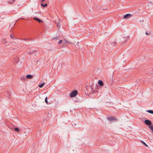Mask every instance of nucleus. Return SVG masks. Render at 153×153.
Wrapping results in <instances>:
<instances>
[{
    "label": "nucleus",
    "mask_w": 153,
    "mask_h": 153,
    "mask_svg": "<svg viewBox=\"0 0 153 153\" xmlns=\"http://www.w3.org/2000/svg\"><path fill=\"white\" fill-rule=\"evenodd\" d=\"M77 95V91L76 90H74L71 92L70 94V96L71 97H74L76 95Z\"/></svg>",
    "instance_id": "obj_1"
},
{
    "label": "nucleus",
    "mask_w": 153,
    "mask_h": 153,
    "mask_svg": "<svg viewBox=\"0 0 153 153\" xmlns=\"http://www.w3.org/2000/svg\"><path fill=\"white\" fill-rule=\"evenodd\" d=\"M131 16V14H127L124 16L123 18H124V19H128Z\"/></svg>",
    "instance_id": "obj_2"
},
{
    "label": "nucleus",
    "mask_w": 153,
    "mask_h": 153,
    "mask_svg": "<svg viewBox=\"0 0 153 153\" xmlns=\"http://www.w3.org/2000/svg\"><path fill=\"white\" fill-rule=\"evenodd\" d=\"M145 123L146 125L149 126H150L151 125V122L150 120H145Z\"/></svg>",
    "instance_id": "obj_3"
},
{
    "label": "nucleus",
    "mask_w": 153,
    "mask_h": 153,
    "mask_svg": "<svg viewBox=\"0 0 153 153\" xmlns=\"http://www.w3.org/2000/svg\"><path fill=\"white\" fill-rule=\"evenodd\" d=\"M108 120H110V121H111L112 120H114V121H116V118L112 117H110L109 118H108Z\"/></svg>",
    "instance_id": "obj_4"
},
{
    "label": "nucleus",
    "mask_w": 153,
    "mask_h": 153,
    "mask_svg": "<svg viewBox=\"0 0 153 153\" xmlns=\"http://www.w3.org/2000/svg\"><path fill=\"white\" fill-rule=\"evenodd\" d=\"M70 43V42L65 39L63 40V45H67Z\"/></svg>",
    "instance_id": "obj_5"
},
{
    "label": "nucleus",
    "mask_w": 153,
    "mask_h": 153,
    "mask_svg": "<svg viewBox=\"0 0 153 153\" xmlns=\"http://www.w3.org/2000/svg\"><path fill=\"white\" fill-rule=\"evenodd\" d=\"M98 84L101 86H102L103 85V82L101 80L98 81Z\"/></svg>",
    "instance_id": "obj_6"
},
{
    "label": "nucleus",
    "mask_w": 153,
    "mask_h": 153,
    "mask_svg": "<svg viewBox=\"0 0 153 153\" xmlns=\"http://www.w3.org/2000/svg\"><path fill=\"white\" fill-rule=\"evenodd\" d=\"M52 39H53V40L55 41H56L58 40V36H57L55 37L52 38Z\"/></svg>",
    "instance_id": "obj_7"
},
{
    "label": "nucleus",
    "mask_w": 153,
    "mask_h": 153,
    "mask_svg": "<svg viewBox=\"0 0 153 153\" xmlns=\"http://www.w3.org/2000/svg\"><path fill=\"white\" fill-rule=\"evenodd\" d=\"M33 19L36 20V21H37L38 22H39V23H42V21H41V20H40V19H39L38 18H33Z\"/></svg>",
    "instance_id": "obj_8"
},
{
    "label": "nucleus",
    "mask_w": 153,
    "mask_h": 153,
    "mask_svg": "<svg viewBox=\"0 0 153 153\" xmlns=\"http://www.w3.org/2000/svg\"><path fill=\"white\" fill-rule=\"evenodd\" d=\"M26 78L28 79H31L32 78V76L30 75H27L26 76Z\"/></svg>",
    "instance_id": "obj_9"
},
{
    "label": "nucleus",
    "mask_w": 153,
    "mask_h": 153,
    "mask_svg": "<svg viewBox=\"0 0 153 153\" xmlns=\"http://www.w3.org/2000/svg\"><path fill=\"white\" fill-rule=\"evenodd\" d=\"M44 84H45V83L44 82H43L41 84H39V87L40 88H41L43 87V86L44 85Z\"/></svg>",
    "instance_id": "obj_10"
},
{
    "label": "nucleus",
    "mask_w": 153,
    "mask_h": 153,
    "mask_svg": "<svg viewBox=\"0 0 153 153\" xmlns=\"http://www.w3.org/2000/svg\"><path fill=\"white\" fill-rule=\"evenodd\" d=\"M149 128H150V129L152 131V133L153 134V126L151 125L150 126H149Z\"/></svg>",
    "instance_id": "obj_11"
},
{
    "label": "nucleus",
    "mask_w": 153,
    "mask_h": 153,
    "mask_svg": "<svg viewBox=\"0 0 153 153\" xmlns=\"http://www.w3.org/2000/svg\"><path fill=\"white\" fill-rule=\"evenodd\" d=\"M146 111H147V112H149V113H150L151 114H153V111L149 110H147Z\"/></svg>",
    "instance_id": "obj_12"
},
{
    "label": "nucleus",
    "mask_w": 153,
    "mask_h": 153,
    "mask_svg": "<svg viewBox=\"0 0 153 153\" xmlns=\"http://www.w3.org/2000/svg\"><path fill=\"white\" fill-rule=\"evenodd\" d=\"M15 130L17 132H19V129L18 128H15Z\"/></svg>",
    "instance_id": "obj_13"
},
{
    "label": "nucleus",
    "mask_w": 153,
    "mask_h": 153,
    "mask_svg": "<svg viewBox=\"0 0 153 153\" xmlns=\"http://www.w3.org/2000/svg\"><path fill=\"white\" fill-rule=\"evenodd\" d=\"M126 41H125V43H126V42H127L128 40V39H129V37L128 36H127L126 37Z\"/></svg>",
    "instance_id": "obj_14"
},
{
    "label": "nucleus",
    "mask_w": 153,
    "mask_h": 153,
    "mask_svg": "<svg viewBox=\"0 0 153 153\" xmlns=\"http://www.w3.org/2000/svg\"><path fill=\"white\" fill-rule=\"evenodd\" d=\"M41 5L42 6H43V7H45L47 6V4H41Z\"/></svg>",
    "instance_id": "obj_15"
},
{
    "label": "nucleus",
    "mask_w": 153,
    "mask_h": 153,
    "mask_svg": "<svg viewBox=\"0 0 153 153\" xmlns=\"http://www.w3.org/2000/svg\"><path fill=\"white\" fill-rule=\"evenodd\" d=\"M141 143H142V144H143L144 145L146 146V147H148V145H147L145 143L142 141H141Z\"/></svg>",
    "instance_id": "obj_16"
},
{
    "label": "nucleus",
    "mask_w": 153,
    "mask_h": 153,
    "mask_svg": "<svg viewBox=\"0 0 153 153\" xmlns=\"http://www.w3.org/2000/svg\"><path fill=\"white\" fill-rule=\"evenodd\" d=\"M45 103H46L47 104H48V101H47V97H45Z\"/></svg>",
    "instance_id": "obj_17"
},
{
    "label": "nucleus",
    "mask_w": 153,
    "mask_h": 153,
    "mask_svg": "<svg viewBox=\"0 0 153 153\" xmlns=\"http://www.w3.org/2000/svg\"><path fill=\"white\" fill-rule=\"evenodd\" d=\"M62 42H63V41H62V40H60L59 41V42H58V44H60L62 43Z\"/></svg>",
    "instance_id": "obj_18"
},
{
    "label": "nucleus",
    "mask_w": 153,
    "mask_h": 153,
    "mask_svg": "<svg viewBox=\"0 0 153 153\" xmlns=\"http://www.w3.org/2000/svg\"><path fill=\"white\" fill-rule=\"evenodd\" d=\"M59 26H60V23H57V27H59Z\"/></svg>",
    "instance_id": "obj_19"
},
{
    "label": "nucleus",
    "mask_w": 153,
    "mask_h": 153,
    "mask_svg": "<svg viewBox=\"0 0 153 153\" xmlns=\"http://www.w3.org/2000/svg\"><path fill=\"white\" fill-rule=\"evenodd\" d=\"M145 34H146V36H148L149 35V33L147 32H145Z\"/></svg>",
    "instance_id": "obj_20"
},
{
    "label": "nucleus",
    "mask_w": 153,
    "mask_h": 153,
    "mask_svg": "<svg viewBox=\"0 0 153 153\" xmlns=\"http://www.w3.org/2000/svg\"><path fill=\"white\" fill-rule=\"evenodd\" d=\"M10 37H11V38L13 39V37H12V36L11 35H10Z\"/></svg>",
    "instance_id": "obj_21"
},
{
    "label": "nucleus",
    "mask_w": 153,
    "mask_h": 153,
    "mask_svg": "<svg viewBox=\"0 0 153 153\" xmlns=\"http://www.w3.org/2000/svg\"><path fill=\"white\" fill-rule=\"evenodd\" d=\"M44 1V0H42V1L43 2Z\"/></svg>",
    "instance_id": "obj_22"
},
{
    "label": "nucleus",
    "mask_w": 153,
    "mask_h": 153,
    "mask_svg": "<svg viewBox=\"0 0 153 153\" xmlns=\"http://www.w3.org/2000/svg\"><path fill=\"white\" fill-rule=\"evenodd\" d=\"M143 21H144L142 20V22H143Z\"/></svg>",
    "instance_id": "obj_23"
},
{
    "label": "nucleus",
    "mask_w": 153,
    "mask_h": 153,
    "mask_svg": "<svg viewBox=\"0 0 153 153\" xmlns=\"http://www.w3.org/2000/svg\"><path fill=\"white\" fill-rule=\"evenodd\" d=\"M58 21H59V20H58Z\"/></svg>",
    "instance_id": "obj_24"
}]
</instances>
